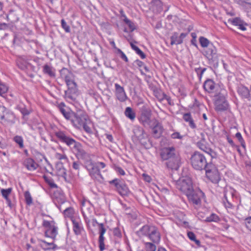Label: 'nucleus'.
<instances>
[{
    "label": "nucleus",
    "mask_w": 251,
    "mask_h": 251,
    "mask_svg": "<svg viewBox=\"0 0 251 251\" xmlns=\"http://www.w3.org/2000/svg\"><path fill=\"white\" fill-rule=\"evenodd\" d=\"M61 77L64 79L68 89L65 91L67 97L77 104L78 94L77 91V84L75 81L73 74L66 68H63L60 71Z\"/></svg>",
    "instance_id": "nucleus-1"
},
{
    "label": "nucleus",
    "mask_w": 251,
    "mask_h": 251,
    "mask_svg": "<svg viewBox=\"0 0 251 251\" xmlns=\"http://www.w3.org/2000/svg\"><path fill=\"white\" fill-rule=\"evenodd\" d=\"M160 156L163 160H166L168 168L177 170L180 164V157L174 147L163 148L160 152Z\"/></svg>",
    "instance_id": "nucleus-2"
},
{
    "label": "nucleus",
    "mask_w": 251,
    "mask_h": 251,
    "mask_svg": "<svg viewBox=\"0 0 251 251\" xmlns=\"http://www.w3.org/2000/svg\"><path fill=\"white\" fill-rule=\"evenodd\" d=\"M81 155V158L85 167L89 171L90 175L92 177L96 179L101 178L102 176L100 174L99 166L96 163L92 162L89 155L84 151L79 150V155Z\"/></svg>",
    "instance_id": "nucleus-3"
},
{
    "label": "nucleus",
    "mask_w": 251,
    "mask_h": 251,
    "mask_svg": "<svg viewBox=\"0 0 251 251\" xmlns=\"http://www.w3.org/2000/svg\"><path fill=\"white\" fill-rule=\"evenodd\" d=\"M190 162L192 167L196 170H205L211 162H208L205 155L198 151H195L190 158Z\"/></svg>",
    "instance_id": "nucleus-4"
},
{
    "label": "nucleus",
    "mask_w": 251,
    "mask_h": 251,
    "mask_svg": "<svg viewBox=\"0 0 251 251\" xmlns=\"http://www.w3.org/2000/svg\"><path fill=\"white\" fill-rule=\"evenodd\" d=\"M139 122L144 126L151 127L154 123L155 118H152V112L150 107L144 105L141 109L140 115L138 117Z\"/></svg>",
    "instance_id": "nucleus-5"
},
{
    "label": "nucleus",
    "mask_w": 251,
    "mask_h": 251,
    "mask_svg": "<svg viewBox=\"0 0 251 251\" xmlns=\"http://www.w3.org/2000/svg\"><path fill=\"white\" fill-rule=\"evenodd\" d=\"M189 202L196 207H199L201 204V200L204 197V193L199 188L194 189L192 192L186 195Z\"/></svg>",
    "instance_id": "nucleus-6"
},
{
    "label": "nucleus",
    "mask_w": 251,
    "mask_h": 251,
    "mask_svg": "<svg viewBox=\"0 0 251 251\" xmlns=\"http://www.w3.org/2000/svg\"><path fill=\"white\" fill-rule=\"evenodd\" d=\"M111 187L121 196H127L130 191L125 182L120 179L115 178L109 181Z\"/></svg>",
    "instance_id": "nucleus-7"
},
{
    "label": "nucleus",
    "mask_w": 251,
    "mask_h": 251,
    "mask_svg": "<svg viewBox=\"0 0 251 251\" xmlns=\"http://www.w3.org/2000/svg\"><path fill=\"white\" fill-rule=\"evenodd\" d=\"M176 188L186 195L194 189L192 179L190 177H183L176 182Z\"/></svg>",
    "instance_id": "nucleus-8"
},
{
    "label": "nucleus",
    "mask_w": 251,
    "mask_h": 251,
    "mask_svg": "<svg viewBox=\"0 0 251 251\" xmlns=\"http://www.w3.org/2000/svg\"><path fill=\"white\" fill-rule=\"evenodd\" d=\"M204 55L208 60L209 64L213 65L214 67H218L219 63L217 49L213 44L207 48Z\"/></svg>",
    "instance_id": "nucleus-9"
},
{
    "label": "nucleus",
    "mask_w": 251,
    "mask_h": 251,
    "mask_svg": "<svg viewBox=\"0 0 251 251\" xmlns=\"http://www.w3.org/2000/svg\"><path fill=\"white\" fill-rule=\"evenodd\" d=\"M134 134L133 137L137 139L139 143L144 147H146L147 146V135L144 129L139 126H136L133 129Z\"/></svg>",
    "instance_id": "nucleus-10"
},
{
    "label": "nucleus",
    "mask_w": 251,
    "mask_h": 251,
    "mask_svg": "<svg viewBox=\"0 0 251 251\" xmlns=\"http://www.w3.org/2000/svg\"><path fill=\"white\" fill-rule=\"evenodd\" d=\"M205 170L206 177L213 183L217 184L220 180V177L218 169L214 164L209 165Z\"/></svg>",
    "instance_id": "nucleus-11"
},
{
    "label": "nucleus",
    "mask_w": 251,
    "mask_h": 251,
    "mask_svg": "<svg viewBox=\"0 0 251 251\" xmlns=\"http://www.w3.org/2000/svg\"><path fill=\"white\" fill-rule=\"evenodd\" d=\"M79 126H82L84 130L88 134L93 133L92 127L93 123L88 116L83 112H79Z\"/></svg>",
    "instance_id": "nucleus-12"
},
{
    "label": "nucleus",
    "mask_w": 251,
    "mask_h": 251,
    "mask_svg": "<svg viewBox=\"0 0 251 251\" xmlns=\"http://www.w3.org/2000/svg\"><path fill=\"white\" fill-rule=\"evenodd\" d=\"M56 189L53 191L52 198L55 204L61 210V204L65 202L66 199L62 190L58 187Z\"/></svg>",
    "instance_id": "nucleus-13"
},
{
    "label": "nucleus",
    "mask_w": 251,
    "mask_h": 251,
    "mask_svg": "<svg viewBox=\"0 0 251 251\" xmlns=\"http://www.w3.org/2000/svg\"><path fill=\"white\" fill-rule=\"evenodd\" d=\"M43 226L47 228L45 236L54 239L57 234V227L54 225V222L44 220Z\"/></svg>",
    "instance_id": "nucleus-14"
},
{
    "label": "nucleus",
    "mask_w": 251,
    "mask_h": 251,
    "mask_svg": "<svg viewBox=\"0 0 251 251\" xmlns=\"http://www.w3.org/2000/svg\"><path fill=\"white\" fill-rule=\"evenodd\" d=\"M54 134L61 142L66 143L68 146L72 148H74L78 151V149L76 148V142L73 139L67 136L61 131H56Z\"/></svg>",
    "instance_id": "nucleus-15"
},
{
    "label": "nucleus",
    "mask_w": 251,
    "mask_h": 251,
    "mask_svg": "<svg viewBox=\"0 0 251 251\" xmlns=\"http://www.w3.org/2000/svg\"><path fill=\"white\" fill-rule=\"evenodd\" d=\"M215 109L217 112L226 110L228 108V104L225 96L219 95L215 101Z\"/></svg>",
    "instance_id": "nucleus-16"
},
{
    "label": "nucleus",
    "mask_w": 251,
    "mask_h": 251,
    "mask_svg": "<svg viewBox=\"0 0 251 251\" xmlns=\"http://www.w3.org/2000/svg\"><path fill=\"white\" fill-rule=\"evenodd\" d=\"M93 223V226H95V224H96L99 226L100 234L99 238V248L100 251H103L105 249V245L104 243V237L103 235L106 232V228H105L103 224L98 223L96 220H94Z\"/></svg>",
    "instance_id": "nucleus-17"
},
{
    "label": "nucleus",
    "mask_w": 251,
    "mask_h": 251,
    "mask_svg": "<svg viewBox=\"0 0 251 251\" xmlns=\"http://www.w3.org/2000/svg\"><path fill=\"white\" fill-rule=\"evenodd\" d=\"M197 146L201 151L209 155L211 158H216L217 153L206 145L204 140H201L197 143Z\"/></svg>",
    "instance_id": "nucleus-18"
},
{
    "label": "nucleus",
    "mask_w": 251,
    "mask_h": 251,
    "mask_svg": "<svg viewBox=\"0 0 251 251\" xmlns=\"http://www.w3.org/2000/svg\"><path fill=\"white\" fill-rule=\"evenodd\" d=\"M238 94L242 99H246L248 101L251 100V88L249 89L247 87L243 84H240L237 88Z\"/></svg>",
    "instance_id": "nucleus-19"
},
{
    "label": "nucleus",
    "mask_w": 251,
    "mask_h": 251,
    "mask_svg": "<svg viewBox=\"0 0 251 251\" xmlns=\"http://www.w3.org/2000/svg\"><path fill=\"white\" fill-rule=\"evenodd\" d=\"M115 95L116 99L122 102L126 101L128 99V97L124 87L118 83H115Z\"/></svg>",
    "instance_id": "nucleus-20"
},
{
    "label": "nucleus",
    "mask_w": 251,
    "mask_h": 251,
    "mask_svg": "<svg viewBox=\"0 0 251 251\" xmlns=\"http://www.w3.org/2000/svg\"><path fill=\"white\" fill-rule=\"evenodd\" d=\"M59 109L65 118L67 119H70L73 125L77 128V125H78V118L76 114L73 112L70 113L67 112L65 108L63 106H60Z\"/></svg>",
    "instance_id": "nucleus-21"
},
{
    "label": "nucleus",
    "mask_w": 251,
    "mask_h": 251,
    "mask_svg": "<svg viewBox=\"0 0 251 251\" xmlns=\"http://www.w3.org/2000/svg\"><path fill=\"white\" fill-rule=\"evenodd\" d=\"M64 213L66 216L70 217L73 225V230L75 235L78 233V222L73 215L74 214V209L72 208H66L64 210Z\"/></svg>",
    "instance_id": "nucleus-22"
},
{
    "label": "nucleus",
    "mask_w": 251,
    "mask_h": 251,
    "mask_svg": "<svg viewBox=\"0 0 251 251\" xmlns=\"http://www.w3.org/2000/svg\"><path fill=\"white\" fill-rule=\"evenodd\" d=\"M188 33L189 31L186 33H182L178 36V34L177 32H174L170 38L171 45H179L182 44L183 39L187 36Z\"/></svg>",
    "instance_id": "nucleus-23"
},
{
    "label": "nucleus",
    "mask_w": 251,
    "mask_h": 251,
    "mask_svg": "<svg viewBox=\"0 0 251 251\" xmlns=\"http://www.w3.org/2000/svg\"><path fill=\"white\" fill-rule=\"evenodd\" d=\"M152 125V126L151 128H152L153 137L157 139L160 138L163 131L162 125L157 120H154V123Z\"/></svg>",
    "instance_id": "nucleus-24"
},
{
    "label": "nucleus",
    "mask_w": 251,
    "mask_h": 251,
    "mask_svg": "<svg viewBox=\"0 0 251 251\" xmlns=\"http://www.w3.org/2000/svg\"><path fill=\"white\" fill-rule=\"evenodd\" d=\"M228 23L231 25L238 26V28L243 31H245L246 26L248 24L244 21L242 20L240 18L236 17L234 18L229 19L228 20Z\"/></svg>",
    "instance_id": "nucleus-25"
},
{
    "label": "nucleus",
    "mask_w": 251,
    "mask_h": 251,
    "mask_svg": "<svg viewBox=\"0 0 251 251\" xmlns=\"http://www.w3.org/2000/svg\"><path fill=\"white\" fill-rule=\"evenodd\" d=\"M150 9L154 13H160L163 10V3L160 0H152Z\"/></svg>",
    "instance_id": "nucleus-26"
},
{
    "label": "nucleus",
    "mask_w": 251,
    "mask_h": 251,
    "mask_svg": "<svg viewBox=\"0 0 251 251\" xmlns=\"http://www.w3.org/2000/svg\"><path fill=\"white\" fill-rule=\"evenodd\" d=\"M148 237L154 243H158L160 240V233L157 228L154 226L151 227V230Z\"/></svg>",
    "instance_id": "nucleus-27"
},
{
    "label": "nucleus",
    "mask_w": 251,
    "mask_h": 251,
    "mask_svg": "<svg viewBox=\"0 0 251 251\" xmlns=\"http://www.w3.org/2000/svg\"><path fill=\"white\" fill-rule=\"evenodd\" d=\"M216 84L211 79H207L203 83V88L208 93H213L215 89Z\"/></svg>",
    "instance_id": "nucleus-28"
},
{
    "label": "nucleus",
    "mask_w": 251,
    "mask_h": 251,
    "mask_svg": "<svg viewBox=\"0 0 251 251\" xmlns=\"http://www.w3.org/2000/svg\"><path fill=\"white\" fill-rule=\"evenodd\" d=\"M153 226L146 225L143 226L139 229V230L137 231L136 233V235L139 237H142L144 236H148L151 230V227Z\"/></svg>",
    "instance_id": "nucleus-29"
},
{
    "label": "nucleus",
    "mask_w": 251,
    "mask_h": 251,
    "mask_svg": "<svg viewBox=\"0 0 251 251\" xmlns=\"http://www.w3.org/2000/svg\"><path fill=\"white\" fill-rule=\"evenodd\" d=\"M24 164L26 169L30 171L35 170L38 166V164H37L34 160L31 158L25 159L24 161Z\"/></svg>",
    "instance_id": "nucleus-30"
},
{
    "label": "nucleus",
    "mask_w": 251,
    "mask_h": 251,
    "mask_svg": "<svg viewBox=\"0 0 251 251\" xmlns=\"http://www.w3.org/2000/svg\"><path fill=\"white\" fill-rule=\"evenodd\" d=\"M55 168L56 170V173L59 176L66 177V171L63 166V163L59 161L56 163Z\"/></svg>",
    "instance_id": "nucleus-31"
},
{
    "label": "nucleus",
    "mask_w": 251,
    "mask_h": 251,
    "mask_svg": "<svg viewBox=\"0 0 251 251\" xmlns=\"http://www.w3.org/2000/svg\"><path fill=\"white\" fill-rule=\"evenodd\" d=\"M183 119L186 122L188 123L189 126L192 129H195L197 128L196 124L195 123L190 113H184L183 115Z\"/></svg>",
    "instance_id": "nucleus-32"
},
{
    "label": "nucleus",
    "mask_w": 251,
    "mask_h": 251,
    "mask_svg": "<svg viewBox=\"0 0 251 251\" xmlns=\"http://www.w3.org/2000/svg\"><path fill=\"white\" fill-rule=\"evenodd\" d=\"M11 114L4 106L0 105V120L7 121Z\"/></svg>",
    "instance_id": "nucleus-33"
},
{
    "label": "nucleus",
    "mask_w": 251,
    "mask_h": 251,
    "mask_svg": "<svg viewBox=\"0 0 251 251\" xmlns=\"http://www.w3.org/2000/svg\"><path fill=\"white\" fill-rule=\"evenodd\" d=\"M43 72L44 74L48 75L50 77H53L55 76V70L50 66L45 64L43 66Z\"/></svg>",
    "instance_id": "nucleus-34"
},
{
    "label": "nucleus",
    "mask_w": 251,
    "mask_h": 251,
    "mask_svg": "<svg viewBox=\"0 0 251 251\" xmlns=\"http://www.w3.org/2000/svg\"><path fill=\"white\" fill-rule=\"evenodd\" d=\"M17 108L22 113L23 116V118L24 119L25 118L26 116L29 115L31 112V110L27 109L25 105L23 103L19 104Z\"/></svg>",
    "instance_id": "nucleus-35"
},
{
    "label": "nucleus",
    "mask_w": 251,
    "mask_h": 251,
    "mask_svg": "<svg viewBox=\"0 0 251 251\" xmlns=\"http://www.w3.org/2000/svg\"><path fill=\"white\" fill-rule=\"evenodd\" d=\"M124 113L125 116L131 121H133L135 120L136 113L131 107H127L125 109Z\"/></svg>",
    "instance_id": "nucleus-36"
},
{
    "label": "nucleus",
    "mask_w": 251,
    "mask_h": 251,
    "mask_svg": "<svg viewBox=\"0 0 251 251\" xmlns=\"http://www.w3.org/2000/svg\"><path fill=\"white\" fill-rule=\"evenodd\" d=\"M40 245L41 247L45 250L54 249L56 247V245L53 244L52 242L49 243L44 240H41Z\"/></svg>",
    "instance_id": "nucleus-37"
},
{
    "label": "nucleus",
    "mask_w": 251,
    "mask_h": 251,
    "mask_svg": "<svg viewBox=\"0 0 251 251\" xmlns=\"http://www.w3.org/2000/svg\"><path fill=\"white\" fill-rule=\"evenodd\" d=\"M130 46L132 49L142 59H144L146 57L145 54L137 46L134 45L132 43H130Z\"/></svg>",
    "instance_id": "nucleus-38"
},
{
    "label": "nucleus",
    "mask_w": 251,
    "mask_h": 251,
    "mask_svg": "<svg viewBox=\"0 0 251 251\" xmlns=\"http://www.w3.org/2000/svg\"><path fill=\"white\" fill-rule=\"evenodd\" d=\"M199 42L201 46L203 48H208L210 44H212L207 38L202 36L200 37Z\"/></svg>",
    "instance_id": "nucleus-39"
},
{
    "label": "nucleus",
    "mask_w": 251,
    "mask_h": 251,
    "mask_svg": "<svg viewBox=\"0 0 251 251\" xmlns=\"http://www.w3.org/2000/svg\"><path fill=\"white\" fill-rule=\"evenodd\" d=\"M145 245V249L146 251H155L156 246L155 243H152L150 242H144Z\"/></svg>",
    "instance_id": "nucleus-40"
},
{
    "label": "nucleus",
    "mask_w": 251,
    "mask_h": 251,
    "mask_svg": "<svg viewBox=\"0 0 251 251\" xmlns=\"http://www.w3.org/2000/svg\"><path fill=\"white\" fill-rule=\"evenodd\" d=\"M220 221L219 216L215 213H212L209 216L207 217L205 221L207 222H217Z\"/></svg>",
    "instance_id": "nucleus-41"
},
{
    "label": "nucleus",
    "mask_w": 251,
    "mask_h": 251,
    "mask_svg": "<svg viewBox=\"0 0 251 251\" xmlns=\"http://www.w3.org/2000/svg\"><path fill=\"white\" fill-rule=\"evenodd\" d=\"M24 197L25 202L28 205H30L32 202V198L30 193L28 191H25L24 193Z\"/></svg>",
    "instance_id": "nucleus-42"
},
{
    "label": "nucleus",
    "mask_w": 251,
    "mask_h": 251,
    "mask_svg": "<svg viewBox=\"0 0 251 251\" xmlns=\"http://www.w3.org/2000/svg\"><path fill=\"white\" fill-rule=\"evenodd\" d=\"M12 188H9L6 189H1V193L3 196V197L6 200H8V196L11 193Z\"/></svg>",
    "instance_id": "nucleus-43"
},
{
    "label": "nucleus",
    "mask_w": 251,
    "mask_h": 251,
    "mask_svg": "<svg viewBox=\"0 0 251 251\" xmlns=\"http://www.w3.org/2000/svg\"><path fill=\"white\" fill-rule=\"evenodd\" d=\"M14 141L19 145L20 148H23L24 147V141L22 136H16L14 138Z\"/></svg>",
    "instance_id": "nucleus-44"
},
{
    "label": "nucleus",
    "mask_w": 251,
    "mask_h": 251,
    "mask_svg": "<svg viewBox=\"0 0 251 251\" xmlns=\"http://www.w3.org/2000/svg\"><path fill=\"white\" fill-rule=\"evenodd\" d=\"M123 21L128 25L131 31H133L134 29H135L136 27L134 24L130 20L127 18H126L124 19Z\"/></svg>",
    "instance_id": "nucleus-45"
},
{
    "label": "nucleus",
    "mask_w": 251,
    "mask_h": 251,
    "mask_svg": "<svg viewBox=\"0 0 251 251\" xmlns=\"http://www.w3.org/2000/svg\"><path fill=\"white\" fill-rule=\"evenodd\" d=\"M44 178L46 182L48 183V184L50 185V188H57V186L56 184H55L53 181V180L50 178H49L46 176H44Z\"/></svg>",
    "instance_id": "nucleus-46"
},
{
    "label": "nucleus",
    "mask_w": 251,
    "mask_h": 251,
    "mask_svg": "<svg viewBox=\"0 0 251 251\" xmlns=\"http://www.w3.org/2000/svg\"><path fill=\"white\" fill-rule=\"evenodd\" d=\"M206 70V68H202L199 67V68H196L195 69V71L196 73H197V74L198 75L200 79H201L203 73H204V72Z\"/></svg>",
    "instance_id": "nucleus-47"
},
{
    "label": "nucleus",
    "mask_w": 251,
    "mask_h": 251,
    "mask_svg": "<svg viewBox=\"0 0 251 251\" xmlns=\"http://www.w3.org/2000/svg\"><path fill=\"white\" fill-rule=\"evenodd\" d=\"M54 157L56 159L59 160H64L66 161L67 160V157L64 153H60L56 152L55 154Z\"/></svg>",
    "instance_id": "nucleus-48"
},
{
    "label": "nucleus",
    "mask_w": 251,
    "mask_h": 251,
    "mask_svg": "<svg viewBox=\"0 0 251 251\" xmlns=\"http://www.w3.org/2000/svg\"><path fill=\"white\" fill-rule=\"evenodd\" d=\"M244 223L246 228L251 231V216L246 218Z\"/></svg>",
    "instance_id": "nucleus-49"
},
{
    "label": "nucleus",
    "mask_w": 251,
    "mask_h": 251,
    "mask_svg": "<svg viewBox=\"0 0 251 251\" xmlns=\"http://www.w3.org/2000/svg\"><path fill=\"white\" fill-rule=\"evenodd\" d=\"M113 233L114 236L118 238H120L122 237L121 231L118 227H115L113 229Z\"/></svg>",
    "instance_id": "nucleus-50"
},
{
    "label": "nucleus",
    "mask_w": 251,
    "mask_h": 251,
    "mask_svg": "<svg viewBox=\"0 0 251 251\" xmlns=\"http://www.w3.org/2000/svg\"><path fill=\"white\" fill-rule=\"evenodd\" d=\"M235 137L238 140L239 142L241 143V146L243 147H245V142L244 139L240 132H237L235 134Z\"/></svg>",
    "instance_id": "nucleus-51"
},
{
    "label": "nucleus",
    "mask_w": 251,
    "mask_h": 251,
    "mask_svg": "<svg viewBox=\"0 0 251 251\" xmlns=\"http://www.w3.org/2000/svg\"><path fill=\"white\" fill-rule=\"evenodd\" d=\"M117 53L120 54V57L121 58V59L124 60L126 62H127L128 61V59L126 57V55L121 50L118 49Z\"/></svg>",
    "instance_id": "nucleus-52"
},
{
    "label": "nucleus",
    "mask_w": 251,
    "mask_h": 251,
    "mask_svg": "<svg viewBox=\"0 0 251 251\" xmlns=\"http://www.w3.org/2000/svg\"><path fill=\"white\" fill-rule=\"evenodd\" d=\"M225 198L226 201H224V204H225V207H226V208H230V209L233 208L234 206L231 204V202H230L228 201L226 196V194H225Z\"/></svg>",
    "instance_id": "nucleus-53"
},
{
    "label": "nucleus",
    "mask_w": 251,
    "mask_h": 251,
    "mask_svg": "<svg viewBox=\"0 0 251 251\" xmlns=\"http://www.w3.org/2000/svg\"><path fill=\"white\" fill-rule=\"evenodd\" d=\"M8 90L7 87L3 84L0 83V95L7 92Z\"/></svg>",
    "instance_id": "nucleus-54"
},
{
    "label": "nucleus",
    "mask_w": 251,
    "mask_h": 251,
    "mask_svg": "<svg viewBox=\"0 0 251 251\" xmlns=\"http://www.w3.org/2000/svg\"><path fill=\"white\" fill-rule=\"evenodd\" d=\"M61 25L66 32H69V26L67 25V23L64 19L61 20Z\"/></svg>",
    "instance_id": "nucleus-55"
},
{
    "label": "nucleus",
    "mask_w": 251,
    "mask_h": 251,
    "mask_svg": "<svg viewBox=\"0 0 251 251\" xmlns=\"http://www.w3.org/2000/svg\"><path fill=\"white\" fill-rule=\"evenodd\" d=\"M171 137L173 139H181L182 138V136H181L180 133L178 132H176L171 134Z\"/></svg>",
    "instance_id": "nucleus-56"
},
{
    "label": "nucleus",
    "mask_w": 251,
    "mask_h": 251,
    "mask_svg": "<svg viewBox=\"0 0 251 251\" xmlns=\"http://www.w3.org/2000/svg\"><path fill=\"white\" fill-rule=\"evenodd\" d=\"M187 236L189 239L193 241L196 238V235L192 231H188Z\"/></svg>",
    "instance_id": "nucleus-57"
},
{
    "label": "nucleus",
    "mask_w": 251,
    "mask_h": 251,
    "mask_svg": "<svg viewBox=\"0 0 251 251\" xmlns=\"http://www.w3.org/2000/svg\"><path fill=\"white\" fill-rule=\"evenodd\" d=\"M115 170L119 174L121 175H125V172L124 171V170L121 167H115Z\"/></svg>",
    "instance_id": "nucleus-58"
},
{
    "label": "nucleus",
    "mask_w": 251,
    "mask_h": 251,
    "mask_svg": "<svg viewBox=\"0 0 251 251\" xmlns=\"http://www.w3.org/2000/svg\"><path fill=\"white\" fill-rule=\"evenodd\" d=\"M163 98L164 99L166 100L169 103V105H172V103H171V101H172V100H171V98L169 96H168L166 94H164L163 95Z\"/></svg>",
    "instance_id": "nucleus-59"
},
{
    "label": "nucleus",
    "mask_w": 251,
    "mask_h": 251,
    "mask_svg": "<svg viewBox=\"0 0 251 251\" xmlns=\"http://www.w3.org/2000/svg\"><path fill=\"white\" fill-rule=\"evenodd\" d=\"M226 139L227 140V142L229 143V144L232 146L234 147L235 144L233 141V140L229 137V136H226Z\"/></svg>",
    "instance_id": "nucleus-60"
},
{
    "label": "nucleus",
    "mask_w": 251,
    "mask_h": 251,
    "mask_svg": "<svg viewBox=\"0 0 251 251\" xmlns=\"http://www.w3.org/2000/svg\"><path fill=\"white\" fill-rule=\"evenodd\" d=\"M106 139L110 142H113V138L112 135L109 134H105Z\"/></svg>",
    "instance_id": "nucleus-61"
},
{
    "label": "nucleus",
    "mask_w": 251,
    "mask_h": 251,
    "mask_svg": "<svg viewBox=\"0 0 251 251\" xmlns=\"http://www.w3.org/2000/svg\"><path fill=\"white\" fill-rule=\"evenodd\" d=\"M135 63H136V65H138L140 67L143 66L144 65V63L142 61H141L139 60H136L135 61Z\"/></svg>",
    "instance_id": "nucleus-62"
},
{
    "label": "nucleus",
    "mask_w": 251,
    "mask_h": 251,
    "mask_svg": "<svg viewBox=\"0 0 251 251\" xmlns=\"http://www.w3.org/2000/svg\"><path fill=\"white\" fill-rule=\"evenodd\" d=\"M73 167L74 169L77 170L78 169V164L77 161H74L73 163Z\"/></svg>",
    "instance_id": "nucleus-63"
},
{
    "label": "nucleus",
    "mask_w": 251,
    "mask_h": 251,
    "mask_svg": "<svg viewBox=\"0 0 251 251\" xmlns=\"http://www.w3.org/2000/svg\"><path fill=\"white\" fill-rule=\"evenodd\" d=\"M96 164L99 166V167H100L101 168H104L105 167V164L103 162H99Z\"/></svg>",
    "instance_id": "nucleus-64"
}]
</instances>
